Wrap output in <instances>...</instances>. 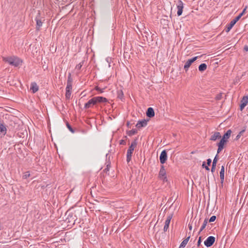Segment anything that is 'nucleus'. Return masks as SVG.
Returning a JSON list of instances; mask_svg holds the SVG:
<instances>
[{
	"label": "nucleus",
	"mask_w": 248,
	"mask_h": 248,
	"mask_svg": "<svg viewBox=\"0 0 248 248\" xmlns=\"http://www.w3.org/2000/svg\"><path fill=\"white\" fill-rule=\"evenodd\" d=\"M3 60L9 63L11 65L15 66H18L20 65L22 63V61L17 57H7L3 58Z\"/></svg>",
	"instance_id": "1"
},
{
	"label": "nucleus",
	"mask_w": 248,
	"mask_h": 248,
	"mask_svg": "<svg viewBox=\"0 0 248 248\" xmlns=\"http://www.w3.org/2000/svg\"><path fill=\"white\" fill-rule=\"evenodd\" d=\"M137 145V139H135L134 141H132L131 145L129 147V148L127 151L126 154V161L127 163L131 161L133 152L134 151V149L136 147Z\"/></svg>",
	"instance_id": "2"
},
{
	"label": "nucleus",
	"mask_w": 248,
	"mask_h": 248,
	"mask_svg": "<svg viewBox=\"0 0 248 248\" xmlns=\"http://www.w3.org/2000/svg\"><path fill=\"white\" fill-rule=\"evenodd\" d=\"M65 215L67 216V217L65 219V221L67 223H73V224L75 223V221L76 220V216L75 215H74L72 213L66 212Z\"/></svg>",
	"instance_id": "3"
},
{
	"label": "nucleus",
	"mask_w": 248,
	"mask_h": 248,
	"mask_svg": "<svg viewBox=\"0 0 248 248\" xmlns=\"http://www.w3.org/2000/svg\"><path fill=\"white\" fill-rule=\"evenodd\" d=\"M201 56H196L192 58V59L188 60L185 63V64L184 65V68L186 72H187L188 70L189 67L190 66V65L192 64L193 62H194L196 60H197L199 58H200Z\"/></svg>",
	"instance_id": "4"
},
{
	"label": "nucleus",
	"mask_w": 248,
	"mask_h": 248,
	"mask_svg": "<svg viewBox=\"0 0 248 248\" xmlns=\"http://www.w3.org/2000/svg\"><path fill=\"white\" fill-rule=\"evenodd\" d=\"M215 242V237L213 236H209L204 242V244L207 248L212 246Z\"/></svg>",
	"instance_id": "5"
},
{
	"label": "nucleus",
	"mask_w": 248,
	"mask_h": 248,
	"mask_svg": "<svg viewBox=\"0 0 248 248\" xmlns=\"http://www.w3.org/2000/svg\"><path fill=\"white\" fill-rule=\"evenodd\" d=\"M35 20L36 22V29L37 30L39 31V30H40V29L41 27H42V24H43V21H42V19H41L40 11H38V13L35 17Z\"/></svg>",
	"instance_id": "6"
},
{
	"label": "nucleus",
	"mask_w": 248,
	"mask_h": 248,
	"mask_svg": "<svg viewBox=\"0 0 248 248\" xmlns=\"http://www.w3.org/2000/svg\"><path fill=\"white\" fill-rule=\"evenodd\" d=\"M96 104V101L95 97L89 100L85 104L84 108L88 109L93 107L94 105Z\"/></svg>",
	"instance_id": "7"
},
{
	"label": "nucleus",
	"mask_w": 248,
	"mask_h": 248,
	"mask_svg": "<svg viewBox=\"0 0 248 248\" xmlns=\"http://www.w3.org/2000/svg\"><path fill=\"white\" fill-rule=\"evenodd\" d=\"M72 82L73 79L72 78L71 74L69 73L67 80V85L66 87V90L71 91L72 89Z\"/></svg>",
	"instance_id": "8"
},
{
	"label": "nucleus",
	"mask_w": 248,
	"mask_h": 248,
	"mask_svg": "<svg viewBox=\"0 0 248 248\" xmlns=\"http://www.w3.org/2000/svg\"><path fill=\"white\" fill-rule=\"evenodd\" d=\"M167 153L165 150H164L161 153L159 156L160 162L161 164H164L167 160Z\"/></svg>",
	"instance_id": "9"
},
{
	"label": "nucleus",
	"mask_w": 248,
	"mask_h": 248,
	"mask_svg": "<svg viewBox=\"0 0 248 248\" xmlns=\"http://www.w3.org/2000/svg\"><path fill=\"white\" fill-rule=\"evenodd\" d=\"M172 217V214H170L169 216H168L167 219L165 220V225H164V229H163V230L165 232H167V230H168L169 225L170 224V220H171Z\"/></svg>",
	"instance_id": "10"
},
{
	"label": "nucleus",
	"mask_w": 248,
	"mask_h": 248,
	"mask_svg": "<svg viewBox=\"0 0 248 248\" xmlns=\"http://www.w3.org/2000/svg\"><path fill=\"white\" fill-rule=\"evenodd\" d=\"M227 141H227L226 140L222 138L220 141L217 143V154L219 153L223 150V149L224 148V144L226 143Z\"/></svg>",
	"instance_id": "11"
},
{
	"label": "nucleus",
	"mask_w": 248,
	"mask_h": 248,
	"mask_svg": "<svg viewBox=\"0 0 248 248\" xmlns=\"http://www.w3.org/2000/svg\"><path fill=\"white\" fill-rule=\"evenodd\" d=\"M159 176L164 181H167L166 170L163 165H162L161 167V169L159 172Z\"/></svg>",
	"instance_id": "12"
},
{
	"label": "nucleus",
	"mask_w": 248,
	"mask_h": 248,
	"mask_svg": "<svg viewBox=\"0 0 248 248\" xmlns=\"http://www.w3.org/2000/svg\"><path fill=\"white\" fill-rule=\"evenodd\" d=\"M7 128L6 125L4 123H0V137H4L6 134Z\"/></svg>",
	"instance_id": "13"
},
{
	"label": "nucleus",
	"mask_w": 248,
	"mask_h": 248,
	"mask_svg": "<svg viewBox=\"0 0 248 248\" xmlns=\"http://www.w3.org/2000/svg\"><path fill=\"white\" fill-rule=\"evenodd\" d=\"M224 171H225V168L224 166H222L221 168V170L220 171V184H221V187L223 186V182H224Z\"/></svg>",
	"instance_id": "14"
},
{
	"label": "nucleus",
	"mask_w": 248,
	"mask_h": 248,
	"mask_svg": "<svg viewBox=\"0 0 248 248\" xmlns=\"http://www.w3.org/2000/svg\"><path fill=\"white\" fill-rule=\"evenodd\" d=\"M147 124V121L144 119L141 121H139L136 125V126L140 129L143 127H145Z\"/></svg>",
	"instance_id": "15"
},
{
	"label": "nucleus",
	"mask_w": 248,
	"mask_h": 248,
	"mask_svg": "<svg viewBox=\"0 0 248 248\" xmlns=\"http://www.w3.org/2000/svg\"><path fill=\"white\" fill-rule=\"evenodd\" d=\"M146 114L147 116L149 118L153 117L155 116V111L154 109L151 107L148 108Z\"/></svg>",
	"instance_id": "16"
},
{
	"label": "nucleus",
	"mask_w": 248,
	"mask_h": 248,
	"mask_svg": "<svg viewBox=\"0 0 248 248\" xmlns=\"http://www.w3.org/2000/svg\"><path fill=\"white\" fill-rule=\"evenodd\" d=\"M221 137L220 133L219 132H216L211 136L210 140H211L215 141L217 139L221 138Z\"/></svg>",
	"instance_id": "17"
},
{
	"label": "nucleus",
	"mask_w": 248,
	"mask_h": 248,
	"mask_svg": "<svg viewBox=\"0 0 248 248\" xmlns=\"http://www.w3.org/2000/svg\"><path fill=\"white\" fill-rule=\"evenodd\" d=\"M39 90V87L35 82H32L31 85V90L32 93H34Z\"/></svg>",
	"instance_id": "18"
},
{
	"label": "nucleus",
	"mask_w": 248,
	"mask_h": 248,
	"mask_svg": "<svg viewBox=\"0 0 248 248\" xmlns=\"http://www.w3.org/2000/svg\"><path fill=\"white\" fill-rule=\"evenodd\" d=\"M217 159H218V155H217V154L215 156V157L213 160V163H212V166L211 168V171L212 173H213L215 171Z\"/></svg>",
	"instance_id": "19"
},
{
	"label": "nucleus",
	"mask_w": 248,
	"mask_h": 248,
	"mask_svg": "<svg viewBox=\"0 0 248 248\" xmlns=\"http://www.w3.org/2000/svg\"><path fill=\"white\" fill-rule=\"evenodd\" d=\"M97 103H106L108 102V99L102 96L95 97Z\"/></svg>",
	"instance_id": "20"
},
{
	"label": "nucleus",
	"mask_w": 248,
	"mask_h": 248,
	"mask_svg": "<svg viewBox=\"0 0 248 248\" xmlns=\"http://www.w3.org/2000/svg\"><path fill=\"white\" fill-rule=\"evenodd\" d=\"M235 24V23L232 20L229 24L226 25L225 29L226 32H228Z\"/></svg>",
	"instance_id": "21"
},
{
	"label": "nucleus",
	"mask_w": 248,
	"mask_h": 248,
	"mask_svg": "<svg viewBox=\"0 0 248 248\" xmlns=\"http://www.w3.org/2000/svg\"><path fill=\"white\" fill-rule=\"evenodd\" d=\"M190 236L185 239L181 243L179 248H184L186 245L189 239L190 238Z\"/></svg>",
	"instance_id": "22"
},
{
	"label": "nucleus",
	"mask_w": 248,
	"mask_h": 248,
	"mask_svg": "<svg viewBox=\"0 0 248 248\" xmlns=\"http://www.w3.org/2000/svg\"><path fill=\"white\" fill-rule=\"evenodd\" d=\"M232 133L231 130H228L223 135L222 138L228 141V140L230 138L231 134Z\"/></svg>",
	"instance_id": "23"
},
{
	"label": "nucleus",
	"mask_w": 248,
	"mask_h": 248,
	"mask_svg": "<svg viewBox=\"0 0 248 248\" xmlns=\"http://www.w3.org/2000/svg\"><path fill=\"white\" fill-rule=\"evenodd\" d=\"M206 68L207 65L204 63L201 64L199 66V70L200 72H203L205 71L206 69Z\"/></svg>",
	"instance_id": "24"
},
{
	"label": "nucleus",
	"mask_w": 248,
	"mask_h": 248,
	"mask_svg": "<svg viewBox=\"0 0 248 248\" xmlns=\"http://www.w3.org/2000/svg\"><path fill=\"white\" fill-rule=\"evenodd\" d=\"M208 218H206L204 221H203V223L200 230V231L199 232V233H200L201 232H202L203 231V230L205 228L206 226L207 225V224L208 223Z\"/></svg>",
	"instance_id": "25"
},
{
	"label": "nucleus",
	"mask_w": 248,
	"mask_h": 248,
	"mask_svg": "<svg viewBox=\"0 0 248 248\" xmlns=\"http://www.w3.org/2000/svg\"><path fill=\"white\" fill-rule=\"evenodd\" d=\"M137 132H138V131L136 129H133L131 130L126 131L127 134L129 136H132L136 134V133H137Z\"/></svg>",
	"instance_id": "26"
},
{
	"label": "nucleus",
	"mask_w": 248,
	"mask_h": 248,
	"mask_svg": "<svg viewBox=\"0 0 248 248\" xmlns=\"http://www.w3.org/2000/svg\"><path fill=\"white\" fill-rule=\"evenodd\" d=\"M118 98L122 100L124 97V93L122 90H120L117 91Z\"/></svg>",
	"instance_id": "27"
},
{
	"label": "nucleus",
	"mask_w": 248,
	"mask_h": 248,
	"mask_svg": "<svg viewBox=\"0 0 248 248\" xmlns=\"http://www.w3.org/2000/svg\"><path fill=\"white\" fill-rule=\"evenodd\" d=\"M177 9L178 10H183V3L181 0H179L178 1V5H177Z\"/></svg>",
	"instance_id": "28"
},
{
	"label": "nucleus",
	"mask_w": 248,
	"mask_h": 248,
	"mask_svg": "<svg viewBox=\"0 0 248 248\" xmlns=\"http://www.w3.org/2000/svg\"><path fill=\"white\" fill-rule=\"evenodd\" d=\"M71 95V91L66 90L65 98L67 99H69Z\"/></svg>",
	"instance_id": "29"
},
{
	"label": "nucleus",
	"mask_w": 248,
	"mask_h": 248,
	"mask_svg": "<svg viewBox=\"0 0 248 248\" xmlns=\"http://www.w3.org/2000/svg\"><path fill=\"white\" fill-rule=\"evenodd\" d=\"M241 102L245 103L247 105L248 103V96H245L243 97Z\"/></svg>",
	"instance_id": "30"
},
{
	"label": "nucleus",
	"mask_w": 248,
	"mask_h": 248,
	"mask_svg": "<svg viewBox=\"0 0 248 248\" xmlns=\"http://www.w3.org/2000/svg\"><path fill=\"white\" fill-rule=\"evenodd\" d=\"M66 126L72 133H74L75 131L74 129L68 122L66 123Z\"/></svg>",
	"instance_id": "31"
},
{
	"label": "nucleus",
	"mask_w": 248,
	"mask_h": 248,
	"mask_svg": "<svg viewBox=\"0 0 248 248\" xmlns=\"http://www.w3.org/2000/svg\"><path fill=\"white\" fill-rule=\"evenodd\" d=\"M110 167V162H109L107 165V167L104 170V171L106 173H107L108 171H109V168Z\"/></svg>",
	"instance_id": "32"
},
{
	"label": "nucleus",
	"mask_w": 248,
	"mask_h": 248,
	"mask_svg": "<svg viewBox=\"0 0 248 248\" xmlns=\"http://www.w3.org/2000/svg\"><path fill=\"white\" fill-rule=\"evenodd\" d=\"M209 166H208V165H207V166H206V164H205V162H203L202 163V168H205L206 170H210V169H209Z\"/></svg>",
	"instance_id": "33"
},
{
	"label": "nucleus",
	"mask_w": 248,
	"mask_h": 248,
	"mask_svg": "<svg viewBox=\"0 0 248 248\" xmlns=\"http://www.w3.org/2000/svg\"><path fill=\"white\" fill-rule=\"evenodd\" d=\"M83 62H80L77 65L76 68L78 70H80L83 65Z\"/></svg>",
	"instance_id": "34"
},
{
	"label": "nucleus",
	"mask_w": 248,
	"mask_h": 248,
	"mask_svg": "<svg viewBox=\"0 0 248 248\" xmlns=\"http://www.w3.org/2000/svg\"><path fill=\"white\" fill-rule=\"evenodd\" d=\"M245 131V130H242V131H241L239 134L237 135L236 137V140H238L240 138V137H241V136L243 134V133Z\"/></svg>",
	"instance_id": "35"
},
{
	"label": "nucleus",
	"mask_w": 248,
	"mask_h": 248,
	"mask_svg": "<svg viewBox=\"0 0 248 248\" xmlns=\"http://www.w3.org/2000/svg\"><path fill=\"white\" fill-rule=\"evenodd\" d=\"M242 16L239 15L237 16H236L232 20L234 21V22L236 23L241 17Z\"/></svg>",
	"instance_id": "36"
},
{
	"label": "nucleus",
	"mask_w": 248,
	"mask_h": 248,
	"mask_svg": "<svg viewBox=\"0 0 248 248\" xmlns=\"http://www.w3.org/2000/svg\"><path fill=\"white\" fill-rule=\"evenodd\" d=\"M216 218H217V217H216V216H212V217L210 218V219H209V222H214V221H215V220L216 219Z\"/></svg>",
	"instance_id": "37"
},
{
	"label": "nucleus",
	"mask_w": 248,
	"mask_h": 248,
	"mask_svg": "<svg viewBox=\"0 0 248 248\" xmlns=\"http://www.w3.org/2000/svg\"><path fill=\"white\" fill-rule=\"evenodd\" d=\"M246 105H247L245 103L241 102V104H240V110H242Z\"/></svg>",
	"instance_id": "38"
},
{
	"label": "nucleus",
	"mask_w": 248,
	"mask_h": 248,
	"mask_svg": "<svg viewBox=\"0 0 248 248\" xmlns=\"http://www.w3.org/2000/svg\"><path fill=\"white\" fill-rule=\"evenodd\" d=\"M221 97H222V95L221 93L218 94L217 95V96L216 97V99L217 100H219L221 99Z\"/></svg>",
	"instance_id": "39"
},
{
	"label": "nucleus",
	"mask_w": 248,
	"mask_h": 248,
	"mask_svg": "<svg viewBox=\"0 0 248 248\" xmlns=\"http://www.w3.org/2000/svg\"><path fill=\"white\" fill-rule=\"evenodd\" d=\"M30 176L29 172H26V173L23 175V178L26 179Z\"/></svg>",
	"instance_id": "40"
},
{
	"label": "nucleus",
	"mask_w": 248,
	"mask_h": 248,
	"mask_svg": "<svg viewBox=\"0 0 248 248\" xmlns=\"http://www.w3.org/2000/svg\"><path fill=\"white\" fill-rule=\"evenodd\" d=\"M201 242H202V237L200 236L199 238V239H198V242H197V246L198 247H199L200 246Z\"/></svg>",
	"instance_id": "41"
},
{
	"label": "nucleus",
	"mask_w": 248,
	"mask_h": 248,
	"mask_svg": "<svg viewBox=\"0 0 248 248\" xmlns=\"http://www.w3.org/2000/svg\"><path fill=\"white\" fill-rule=\"evenodd\" d=\"M120 144L121 145H125L126 141L124 140H120Z\"/></svg>",
	"instance_id": "42"
},
{
	"label": "nucleus",
	"mask_w": 248,
	"mask_h": 248,
	"mask_svg": "<svg viewBox=\"0 0 248 248\" xmlns=\"http://www.w3.org/2000/svg\"><path fill=\"white\" fill-rule=\"evenodd\" d=\"M247 8V7L246 6V7L243 9V11L239 14L241 16L246 13V9Z\"/></svg>",
	"instance_id": "43"
},
{
	"label": "nucleus",
	"mask_w": 248,
	"mask_h": 248,
	"mask_svg": "<svg viewBox=\"0 0 248 248\" xmlns=\"http://www.w3.org/2000/svg\"><path fill=\"white\" fill-rule=\"evenodd\" d=\"M95 89L96 91H100V93H103V90L101 89L100 88H99L98 86L95 87Z\"/></svg>",
	"instance_id": "44"
},
{
	"label": "nucleus",
	"mask_w": 248,
	"mask_h": 248,
	"mask_svg": "<svg viewBox=\"0 0 248 248\" xmlns=\"http://www.w3.org/2000/svg\"><path fill=\"white\" fill-rule=\"evenodd\" d=\"M183 10H178L177 15L180 16L182 14Z\"/></svg>",
	"instance_id": "45"
},
{
	"label": "nucleus",
	"mask_w": 248,
	"mask_h": 248,
	"mask_svg": "<svg viewBox=\"0 0 248 248\" xmlns=\"http://www.w3.org/2000/svg\"><path fill=\"white\" fill-rule=\"evenodd\" d=\"M211 162L212 160L210 158L207 159V164L208 166H210Z\"/></svg>",
	"instance_id": "46"
},
{
	"label": "nucleus",
	"mask_w": 248,
	"mask_h": 248,
	"mask_svg": "<svg viewBox=\"0 0 248 248\" xmlns=\"http://www.w3.org/2000/svg\"><path fill=\"white\" fill-rule=\"evenodd\" d=\"M244 51L247 52L248 51V46L247 45H245L244 47Z\"/></svg>",
	"instance_id": "47"
},
{
	"label": "nucleus",
	"mask_w": 248,
	"mask_h": 248,
	"mask_svg": "<svg viewBox=\"0 0 248 248\" xmlns=\"http://www.w3.org/2000/svg\"><path fill=\"white\" fill-rule=\"evenodd\" d=\"M188 228H189V229L190 230H192V224H188Z\"/></svg>",
	"instance_id": "48"
},
{
	"label": "nucleus",
	"mask_w": 248,
	"mask_h": 248,
	"mask_svg": "<svg viewBox=\"0 0 248 248\" xmlns=\"http://www.w3.org/2000/svg\"><path fill=\"white\" fill-rule=\"evenodd\" d=\"M195 224H196V220L195 221ZM200 224V220L198 221L197 225H196V227H198Z\"/></svg>",
	"instance_id": "49"
},
{
	"label": "nucleus",
	"mask_w": 248,
	"mask_h": 248,
	"mask_svg": "<svg viewBox=\"0 0 248 248\" xmlns=\"http://www.w3.org/2000/svg\"><path fill=\"white\" fill-rule=\"evenodd\" d=\"M129 125V122H127V125L128 126Z\"/></svg>",
	"instance_id": "50"
}]
</instances>
